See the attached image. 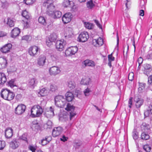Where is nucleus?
I'll use <instances>...</instances> for the list:
<instances>
[{"label": "nucleus", "mask_w": 152, "mask_h": 152, "mask_svg": "<svg viewBox=\"0 0 152 152\" xmlns=\"http://www.w3.org/2000/svg\"><path fill=\"white\" fill-rule=\"evenodd\" d=\"M144 150L146 152H149L151 149V148L148 145H145L143 146Z\"/></svg>", "instance_id": "48"}, {"label": "nucleus", "mask_w": 152, "mask_h": 152, "mask_svg": "<svg viewBox=\"0 0 152 152\" xmlns=\"http://www.w3.org/2000/svg\"><path fill=\"white\" fill-rule=\"evenodd\" d=\"M13 129L11 128H7L5 130V136L7 138H11L13 135Z\"/></svg>", "instance_id": "17"}, {"label": "nucleus", "mask_w": 152, "mask_h": 152, "mask_svg": "<svg viewBox=\"0 0 152 152\" xmlns=\"http://www.w3.org/2000/svg\"><path fill=\"white\" fill-rule=\"evenodd\" d=\"M139 87L138 88V91L139 93H142L145 90L146 84L142 83H139Z\"/></svg>", "instance_id": "33"}, {"label": "nucleus", "mask_w": 152, "mask_h": 152, "mask_svg": "<svg viewBox=\"0 0 152 152\" xmlns=\"http://www.w3.org/2000/svg\"><path fill=\"white\" fill-rule=\"evenodd\" d=\"M75 107L69 103H67L66 107L65 108L66 110L68 111H71L70 112V119L71 120L76 115L75 112L74 111Z\"/></svg>", "instance_id": "4"}, {"label": "nucleus", "mask_w": 152, "mask_h": 152, "mask_svg": "<svg viewBox=\"0 0 152 152\" xmlns=\"http://www.w3.org/2000/svg\"><path fill=\"white\" fill-rule=\"evenodd\" d=\"M93 43H96L94 45L96 47H99L102 46L103 44V40L102 38L99 37L97 39H94L93 40Z\"/></svg>", "instance_id": "20"}, {"label": "nucleus", "mask_w": 152, "mask_h": 152, "mask_svg": "<svg viewBox=\"0 0 152 152\" xmlns=\"http://www.w3.org/2000/svg\"><path fill=\"white\" fill-rule=\"evenodd\" d=\"M143 61V59L142 57H140L138 58L137 62L138 63L139 66L142 63Z\"/></svg>", "instance_id": "61"}, {"label": "nucleus", "mask_w": 152, "mask_h": 152, "mask_svg": "<svg viewBox=\"0 0 152 152\" xmlns=\"http://www.w3.org/2000/svg\"><path fill=\"white\" fill-rule=\"evenodd\" d=\"M19 143L15 139H13L10 143V147L13 149L17 148L19 146Z\"/></svg>", "instance_id": "21"}, {"label": "nucleus", "mask_w": 152, "mask_h": 152, "mask_svg": "<svg viewBox=\"0 0 152 152\" xmlns=\"http://www.w3.org/2000/svg\"><path fill=\"white\" fill-rule=\"evenodd\" d=\"M46 94V89L45 88H43L40 90L38 95L39 96H45Z\"/></svg>", "instance_id": "37"}, {"label": "nucleus", "mask_w": 152, "mask_h": 152, "mask_svg": "<svg viewBox=\"0 0 152 152\" xmlns=\"http://www.w3.org/2000/svg\"><path fill=\"white\" fill-rule=\"evenodd\" d=\"M54 99L55 104L57 107L62 108L65 105L66 100L63 96L58 95L56 96Z\"/></svg>", "instance_id": "2"}, {"label": "nucleus", "mask_w": 152, "mask_h": 152, "mask_svg": "<svg viewBox=\"0 0 152 152\" xmlns=\"http://www.w3.org/2000/svg\"><path fill=\"white\" fill-rule=\"evenodd\" d=\"M28 134L26 133H24L20 137V139L26 142H28Z\"/></svg>", "instance_id": "43"}, {"label": "nucleus", "mask_w": 152, "mask_h": 152, "mask_svg": "<svg viewBox=\"0 0 152 152\" xmlns=\"http://www.w3.org/2000/svg\"><path fill=\"white\" fill-rule=\"evenodd\" d=\"M5 142L4 141L0 140V150H2L5 146Z\"/></svg>", "instance_id": "52"}, {"label": "nucleus", "mask_w": 152, "mask_h": 152, "mask_svg": "<svg viewBox=\"0 0 152 152\" xmlns=\"http://www.w3.org/2000/svg\"><path fill=\"white\" fill-rule=\"evenodd\" d=\"M143 100L142 99L138 98L136 101V106L137 108H139L143 104Z\"/></svg>", "instance_id": "35"}, {"label": "nucleus", "mask_w": 152, "mask_h": 152, "mask_svg": "<svg viewBox=\"0 0 152 152\" xmlns=\"http://www.w3.org/2000/svg\"><path fill=\"white\" fill-rule=\"evenodd\" d=\"M141 128L142 131L143 132H149L150 131L149 126L145 123H142L141 126Z\"/></svg>", "instance_id": "22"}, {"label": "nucleus", "mask_w": 152, "mask_h": 152, "mask_svg": "<svg viewBox=\"0 0 152 152\" xmlns=\"http://www.w3.org/2000/svg\"><path fill=\"white\" fill-rule=\"evenodd\" d=\"M83 63L85 66L94 67L95 66V63L94 61L88 59L84 61Z\"/></svg>", "instance_id": "26"}, {"label": "nucleus", "mask_w": 152, "mask_h": 152, "mask_svg": "<svg viewBox=\"0 0 152 152\" xmlns=\"http://www.w3.org/2000/svg\"><path fill=\"white\" fill-rule=\"evenodd\" d=\"M38 83V81L37 79L35 78H32L28 80V85L30 87L34 88L37 86Z\"/></svg>", "instance_id": "13"}, {"label": "nucleus", "mask_w": 152, "mask_h": 152, "mask_svg": "<svg viewBox=\"0 0 152 152\" xmlns=\"http://www.w3.org/2000/svg\"><path fill=\"white\" fill-rule=\"evenodd\" d=\"M87 7L89 9H91L94 6V4L93 3V1H89L87 4Z\"/></svg>", "instance_id": "46"}, {"label": "nucleus", "mask_w": 152, "mask_h": 152, "mask_svg": "<svg viewBox=\"0 0 152 152\" xmlns=\"http://www.w3.org/2000/svg\"><path fill=\"white\" fill-rule=\"evenodd\" d=\"M134 74L132 72L130 73H129L128 78L129 80L132 81L134 79Z\"/></svg>", "instance_id": "54"}, {"label": "nucleus", "mask_w": 152, "mask_h": 152, "mask_svg": "<svg viewBox=\"0 0 152 152\" xmlns=\"http://www.w3.org/2000/svg\"><path fill=\"white\" fill-rule=\"evenodd\" d=\"M50 91L54 92L55 91L58 89L57 87L54 84H51L50 86Z\"/></svg>", "instance_id": "45"}, {"label": "nucleus", "mask_w": 152, "mask_h": 152, "mask_svg": "<svg viewBox=\"0 0 152 152\" xmlns=\"http://www.w3.org/2000/svg\"><path fill=\"white\" fill-rule=\"evenodd\" d=\"M52 125V123L50 121H48L47 123L45 124V125L47 126V128H50Z\"/></svg>", "instance_id": "55"}, {"label": "nucleus", "mask_w": 152, "mask_h": 152, "mask_svg": "<svg viewBox=\"0 0 152 152\" xmlns=\"http://www.w3.org/2000/svg\"><path fill=\"white\" fill-rule=\"evenodd\" d=\"M7 24L10 27H12L14 26V22L12 19L8 18H7Z\"/></svg>", "instance_id": "38"}, {"label": "nucleus", "mask_w": 152, "mask_h": 152, "mask_svg": "<svg viewBox=\"0 0 152 152\" xmlns=\"http://www.w3.org/2000/svg\"><path fill=\"white\" fill-rule=\"evenodd\" d=\"M49 71L50 75H56L60 73L61 70L59 67L54 66L50 68Z\"/></svg>", "instance_id": "10"}, {"label": "nucleus", "mask_w": 152, "mask_h": 152, "mask_svg": "<svg viewBox=\"0 0 152 152\" xmlns=\"http://www.w3.org/2000/svg\"><path fill=\"white\" fill-rule=\"evenodd\" d=\"M22 15L23 17H24L27 20L30 19L31 15L30 13L26 10H24L22 11Z\"/></svg>", "instance_id": "32"}, {"label": "nucleus", "mask_w": 152, "mask_h": 152, "mask_svg": "<svg viewBox=\"0 0 152 152\" xmlns=\"http://www.w3.org/2000/svg\"><path fill=\"white\" fill-rule=\"evenodd\" d=\"M38 50L37 47L35 46H32L29 48L28 53L31 56H34L37 54Z\"/></svg>", "instance_id": "12"}, {"label": "nucleus", "mask_w": 152, "mask_h": 152, "mask_svg": "<svg viewBox=\"0 0 152 152\" xmlns=\"http://www.w3.org/2000/svg\"><path fill=\"white\" fill-rule=\"evenodd\" d=\"M51 59L53 61H56L58 58V57L56 55H53L51 56Z\"/></svg>", "instance_id": "64"}, {"label": "nucleus", "mask_w": 152, "mask_h": 152, "mask_svg": "<svg viewBox=\"0 0 152 152\" xmlns=\"http://www.w3.org/2000/svg\"><path fill=\"white\" fill-rule=\"evenodd\" d=\"M54 108L52 107H50L49 110L47 111V113H46V114L47 115H48L49 113H50V116H53L54 115Z\"/></svg>", "instance_id": "39"}, {"label": "nucleus", "mask_w": 152, "mask_h": 152, "mask_svg": "<svg viewBox=\"0 0 152 152\" xmlns=\"http://www.w3.org/2000/svg\"><path fill=\"white\" fill-rule=\"evenodd\" d=\"M90 82V78L88 77H86L85 78H82L80 82V83L82 84L87 85H88Z\"/></svg>", "instance_id": "31"}, {"label": "nucleus", "mask_w": 152, "mask_h": 152, "mask_svg": "<svg viewBox=\"0 0 152 152\" xmlns=\"http://www.w3.org/2000/svg\"><path fill=\"white\" fill-rule=\"evenodd\" d=\"M31 37L28 35H26L22 37V40H25L27 42H29L31 40Z\"/></svg>", "instance_id": "49"}, {"label": "nucleus", "mask_w": 152, "mask_h": 152, "mask_svg": "<svg viewBox=\"0 0 152 152\" xmlns=\"http://www.w3.org/2000/svg\"><path fill=\"white\" fill-rule=\"evenodd\" d=\"M68 139V138L67 137H65V135H63L60 138L61 140L64 142L66 141Z\"/></svg>", "instance_id": "62"}, {"label": "nucleus", "mask_w": 152, "mask_h": 152, "mask_svg": "<svg viewBox=\"0 0 152 152\" xmlns=\"http://www.w3.org/2000/svg\"><path fill=\"white\" fill-rule=\"evenodd\" d=\"M2 7L3 8H6L9 5V4L7 1H1Z\"/></svg>", "instance_id": "44"}, {"label": "nucleus", "mask_w": 152, "mask_h": 152, "mask_svg": "<svg viewBox=\"0 0 152 152\" xmlns=\"http://www.w3.org/2000/svg\"><path fill=\"white\" fill-rule=\"evenodd\" d=\"M23 2L27 5H31L34 2V1H23Z\"/></svg>", "instance_id": "59"}, {"label": "nucleus", "mask_w": 152, "mask_h": 152, "mask_svg": "<svg viewBox=\"0 0 152 152\" xmlns=\"http://www.w3.org/2000/svg\"><path fill=\"white\" fill-rule=\"evenodd\" d=\"M84 24L86 28L88 29H91L93 28L94 27V25L92 23L89 22H85L84 23Z\"/></svg>", "instance_id": "41"}, {"label": "nucleus", "mask_w": 152, "mask_h": 152, "mask_svg": "<svg viewBox=\"0 0 152 152\" xmlns=\"http://www.w3.org/2000/svg\"><path fill=\"white\" fill-rule=\"evenodd\" d=\"M125 4L126 9L128 10L130 8L131 2L130 1H126Z\"/></svg>", "instance_id": "50"}, {"label": "nucleus", "mask_w": 152, "mask_h": 152, "mask_svg": "<svg viewBox=\"0 0 152 152\" xmlns=\"http://www.w3.org/2000/svg\"><path fill=\"white\" fill-rule=\"evenodd\" d=\"M138 133L135 129L133 130L132 132V136L134 139L135 140H137L138 138Z\"/></svg>", "instance_id": "42"}, {"label": "nucleus", "mask_w": 152, "mask_h": 152, "mask_svg": "<svg viewBox=\"0 0 152 152\" xmlns=\"http://www.w3.org/2000/svg\"><path fill=\"white\" fill-rule=\"evenodd\" d=\"M90 92H91V91L90 89L89 88H87L84 91V93L85 95L87 96L89 95V93Z\"/></svg>", "instance_id": "56"}, {"label": "nucleus", "mask_w": 152, "mask_h": 152, "mask_svg": "<svg viewBox=\"0 0 152 152\" xmlns=\"http://www.w3.org/2000/svg\"><path fill=\"white\" fill-rule=\"evenodd\" d=\"M63 129L61 127H58L53 130L52 135L53 137H56L59 135L61 133Z\"/></svg>", "instance_id": "16"}, {"label": "nucleus", "mask_w": 152, "mask_h": 152, "mask_svg": "<svg viewBox=\"0 0 152 152\" xmlns=\"http://www.w3.org/2000/svg\"><path fill=\"white\" fill-rule=\"evenodd\" d=\"M76 84L74 81H70L68 83V86L70 90L74 88Z\"/></svg>", "instance_id": "40"}, {"label": "nucleus", "mask_w": 152, "mask_h": 152, "mask_svg": "<svg viewBox=\"0 0 152 152\" xmlns=\"http://www.w3.org/2000/svg\"><path fill=\"white\" fill-rule=\"evenodd\" d=\"M7 81V77L3 73L0 72V84L4 85Z\"/></svg>", "instance_id": "25"}, {"label": "nucleus", "mask_w": 152, "mask_h": 152, "mask_svg": "<svg viewBox=\"0 0 152 152\" xmlns=\"http://www.w3.org/2000/svg\"><path fill=\"white\" fill-rule=\"evenodd\" d=\"M72 34V30L71 28L68 27L65 29L64 36L66 39L71 37Z\"/></svg>", "instance_id": "15"}, {"label": "nucleus", "mask_w": 152, "mask_h": 152, "mask_svg": "<svg viewBox=\"0 0 152 152\" xmlns=\"http://www.w3.org/2000/svg\"><path fill=\"white\" fill-rule=\"evenodd\" d=\"M148 82L149 84L152 85V75H150L148 77Z\"/></svg>", "instance_id": "63"}, {"label": "nucleus", "mask_w": 152, "mask_h": 152, "mask_svg": "<svg viewBox=\"0 0 152 152\" xmlns=\"http://www.w3.org/2000/svg\"><path fill=\"white\" fill-rule=\"evenodd\" d=\"M42 108L37 105L34 106L31 109V115L33 118L38 117L41 115L43 112Z\"/></svg>", "instance_id": "3"}, {"label": "nucleus", "mask_w": 152, "mask_h": 152, "mask_svg": "<svg viewBox=\"0 0 152 152\" xmlns=\"http://www.w3.org/2000/svg\"><path fill=\"white\" fill-rule=\"evenodd\" d=\"M78 50L77 46L71 47L68 48L65 51V54L67 56H71L75 54Z\"/></svg>", "instance_id": "7"}, {"label": "nucleus", "mask_w": 152, "mask_h": 152, "mask_svg": "<svg viewBox=\"0 0 152 152\" xmlns=\"http://www.w3.org/2000/svg\"><path fill=\"white\" fill-rule=\"evenodd\" d=\"M57 38V36L56 34L55 33L51 34L49 37L48 41L46 42V43L47 46L50 47L52 45V42H55L56 41Z\"/></svg>", "instance_id": "8"}, {"label": "nucleus", "mask_w": 152, "mask_h": 152, "mask_svg": "<svg viewBox=\"0 0 152 152\" xmlns=\"http://www.w3.org/2000/svg\"><path fill=\"white\" fill-rule=\"evenodd\" d=\"M7 64V60L4 58H0V69L4 68L6 67Z\"/></svg>", "instance_id": "23"}, {"label": "nucleus", "mask_w": 152, "mask_h": 152, "mask_svg": "<svg viewBox=\"0 0 152 152\" xmlns=\"http://www.w3.org/2000/svg\"><path fill=\"white\" fill-rule=\"evenodd\" d=\"M36 147L32 145H29L28 146V149L31 151L32 152H35L36 150Z\"/></svg>", "instance_id": "53"}, {"label": "nucleus", "mask_w": 152, "mask_h": 152, "mask_svg": "<svg viewBox=\"0 0 152 152\" xmlns=\"http://www.w3.org/2000/svg\"><path fill=\"white\" fill-rule=\"evenodd\" d=\"M63 5L65 7H72L74 6V4L72 1H64Z\"/></svg>", "instance_id": "24"}, {"label": "nucleus", "mask_w": 152, "mask_h": 152, "mask_svg": "<svg viewBox=\"0 0 152 152\" xmlns=\"http://www.w3.org/2000/svg\"><path fill=\"white\" fill-rule=\"evenodd\" d=\"M144 115L145 117H147L149 115H151L149 109L147 110L144 112Z\"/></svg>", "instance_id": "57"}, {"label": "nucleus", "mask_w": 152, "mask_h": 152, "mask_svg": "<svg viewBox=\"0 0 152 152\" xmlns=\"http://www.w3.org/2000/svg\"><path fill=\"white\" fill-rule=\"evenodd\" d=\"M26 106L22 104H19L15 109V113L18 115H21L26 110Z\"/></svg>", "instance_id": "6"}, {"label": "nucleus", "mask_w": 152, "mask_h": 152, "mask_svg": "<svg viewBox=\"0 0 152 152\" xmlns=\"http://www.w3.org/2000/svg\"><path fill=\"white\" fill-rule=\"evenodd\" d=\"M38 21L39 23H41L44 26H45L46 25L47 23L45 19L43 17L40 16L39 17L38 19Z\"/></svg>", "instance_id": "36"}, {"label": "nucleus", "mask_w": 152, "mask_h": 152, "mask_svg": "<svg viewBox=\"0 0 152 152\" xmlns=\"http://www.w3.org/2000/svg\"><path fill=\"white\" fill-rule=\"evenodd\" d=\"M82 144V142H79L75 143L76 147L77 148H79L81 146Z\"/></svg>", "instance_id": "60"}, {"label": "nucleus", "mask_w": 152, "mask_h": 152, "mask_svg": "<svg viewBox=\"0 0 152 152\" xmlns=\"http://www.w3.org/2000/svg\"><path fill=\"white\" fill-rule=\"evenodd\" d=\"M15 81V79H12L10 80V81L8 82V83L9 86L11 88H13L15 85L14 84V82Z\"/></svg>", "instance_id": "47"}, {"label": "nucleus", "mask_w": 152, "mask_h": 152, "mask_svg": "<svg viewBox=\"0 0 152 152\" xmlns=\"http://www.w3.org/2000/svg\"><path fill=\"white\" fill-rule=\"evenodd\" d=\"M15 96V94L14 93L9 90L7 95L6 96V99H5V100L8 101H11L14 99Z\"/></svg>", "instance_id": "27"}, {"label": "nucleus", "mask_w": 152, "mask_h": 152, "mask_svg": "<svg viewBox=\"0 0 152 152\" xmlns=\"http://www.w3.org/2000/svg\"><path fill=\"white\" fill-rule=\"evenodd\" d=\"M46 59L45 56L43 55H41L37 59L38 64L39 66H43L45 64Z\"/></svg>", "instance_id": "14"}, {"label": "nucleus", "mask_w": 152, "mask_h": 152, "mask_svg": "<svg viewBox=\"0 0 152 152\" xmlns=\"http://www.w3.org/2000/svg\"><path fill=\"white\" fill-rule=\"evenodd\" d=\"M108 61H112L115 60V58L112 56V53L108 56Z\"/></svg>", "instance_id": "58"}, {"label": "nucleus", "mask_w": 152, "mask_h": 152, "mask_svg": "<svg viewBox=\"0 0 152 152\" xmlns=\"http://www.w3.org/2000/svg\"><path fill=\"white\" fill-rule=\"evenodd\" d=\"M51 137L50 136L46 137L41 140V144L44 146L48 144L51 140Z\"/></svg>", "instance_id": "29"}, {"label": "nucleus", "mask_w": 152, "mask_h": 152, "mask_svg": "<svg viewBox=\"0 0 152 152\" xmlns=\"http://www.w3.org/2000/svg\"><path fill=\"white\" fill-rule=\"evenodd\" d=\"M72 14L70 13L65 14L63 16L62 20L64 23L66 24L70 22L71 20Z\"/></svg>", "instance_id": "11"}, {"label": "nucleus", "mask_w": 152, "mask_h": 152, "mask_svg": "<svg viewBox=\"0 0 152 152\" xmlns=\"http://www.w3.org/2000/svg\"><path fill=\"white\" fill-rule=\"evenodd\" d=\"M64 43L58 40L56 44V46L57 50L60 51H62L64 48Z\"/></svg>", "instance_id": "18"}, {"label": "nucleus", "mask_w": 152, "mask_h": 152, "mask_svg": "<svg viewBox=\"0 0 152 152\" xmlns=\"http://www.w3.org/2000/svg\"><path fill=\"white\" fill-rule=\"evenodd\" d=\"M9 90L7 89H3L1 90L0 92V95L1 97L5 99H6V96L7 95Z\"/></svg>", "instance_id": "30"}, {"label": "nucleus", "mask_w": 152, "mask_h": 152, "mask_svg": "<svg viewBox=\"0 0 152 152\" xmlns=\"http://www.w3.org/2000/svg\"><path fill=\"white\" fill-rule=\"evenodd\" d=\"M12 47V45L11 43H8L5 44L1 48L0 50L2 53H6L10 52Z\"/></svg>", "instance_id": "9"}, {"label": "nucleus", "mask_w": 152, "mask_h": 152, "mask_svg": "<svg viewBox=\"0 0 152 152\" xmlns=\"http://www.w3.org/2000/svg\"><path fill=\"white\" fill-rule=\"evenodd\" d=\"M89 38L88 33L86 31L81 32L79 35L77 40L79 42H85L87 41Z\"/></svg>", "instance_id": "5"}, {"label": "nucleus", "mask_w": 152, "mask_h": 152, "mask_svg": "<svg viewBox=\"0 0 152 152\" xmlns=\"http://www.w3.org/2000/svg\"><path fill=\"white\" fill-rule=\"evenodd\" d=\"M52 1H46L43 3L44 6L47 7L46 14L49 16H53L54 19H57L61 17L62 16V13L59 11H53L52 10H53L55 6L53 5Z\"/></svg>", "instance_id": "1"}, {"label": "nucleus", "mask_w": 152, "mask_h": 152, "mask_svg": "<svg viewBox=\"0 0 152 152\" xmlns=\"http://www.w3.org/2000/svg\"><path fill=\"white\" fill-rule=\"evenodd\" d=\"M20 29L18 28H14L12 30L11 33V37L15 38L17 36H18L19 34L20 33Z\"/></svg>", "instance_id": "19"}, {"label": "nucleus", "mask_w": 152, "mask_h": 152, "mask_svg": "<svg viewBox=\"0 0 152 152\" xmlns=\"http://www.w3.org/2000/svg\"><path fill=\"white\" fill-rule=\"evenodd\" d=\"M148 132H143L141 134V139L143 140H147L150 138V136L148 134Z\"/></svg>", "instance_id": "34"}, {"label": "nucleus", "mask_w": 152, "mask_h": 152, "mask_svg": "<svg viewBox=\"0 0 152 152\" xmlns=\"http://www.w3.org/2000/svg\"><path fill=\"white\" fill-rule=\"evenodd\" d=\"M74 98V96L72 93L70 92H67L66 94V100L68 102L72 101Z\"/></svg>", "instance_id": "28"}, {"label": "nucleus", "mask_w": 152, "mask_h": 152, "mask_svg": "<svg viewBox=\"0 0 152 152\" xmlns=\"http://www.w3.org/2000/svg\"><path fill=\"white\" fill-rule=\"evenodd\" d=\"M147 3V1H141L140 3V6L142 9L145 8V5Z\"/></svg>", "instance_id": "51"}]
</instances>
